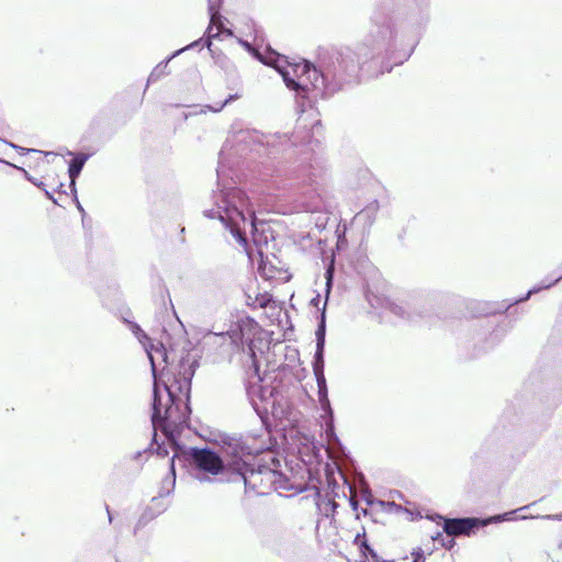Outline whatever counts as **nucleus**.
<instances>
[{
  "label": "nucleus",
  "instance_id": "obj_1",
  "mask_svg": "<svg viewBox=\"0 0 562 562\" xmlns=\"http://www.w3.org/2000/svg\"><path fill=\"white\" fill-rule=\"evenodd\" d=\"M131 329L143 344L144 349L151 364L154 376V402L151 423L155 432L161 430L166 441L157 447V454L167 457L168 448L173 451L170 462V471L175 475L173 459L177 457V438L184 427L188 426L191 413L189 406L191 381L195 371V361L182 358L178 364V371L172 373V379L164 381L162 387L157 380V366L168 364L166 348L159 344L155 346L147 344L149 338L144 334L137 324H132Z\"/></svg>",
  "mask_w": 562,
  "mask_h": 562
},
{
  "label": "nucleus",
  "instance_id": "obj_2",
  "mask_svg": "<svg viewBox=\"0 0 562 562\" xmlns=\"http://www.w3.org/2000/svg\"><path fill=\"white\" fill-rule=\"evenodd\" d=\"M272 446L268 431L260 435H247L234 439L227 445V467H234L231 481H243L246 492L266 495L272 491L276 470L258 465L255 468L256 456L269 450Z\"/></svg>",
  "mask_w": 562,
  "mask_h": 562
},
{
  "label": "nucleus",
  "instance_id": "obj_3",
  "mask_svg": "<svg viewBox=\"0 0 562 562\" xmlns=\"http://www.w3.org/2000/svg\"><path fill=\"white\" fill-rule=\"evenodd\" d=\"M214 199L216 209L204 211L205 216L218 218L240 245H247L248 233L258 244L255 211L246 193L241 189L229 188L221 190Z\"/></svg>",
  "mask_w": 562,
  "mask_h": 562
},
{
  "label": "nucleus",
  "instance_id": "obj_4",
  "mask_svg": "<svg viewBox=\"0 0 562 562\" xmlns=\"http://www.w3.org/2000/svg\"><path fill=\"white\" fill-rule=\"evenodd\" d=\"M266 65L272 66L282 76L286 87L296 92L312 94L313 98L331 94L336 88L326 81L324 74L303 60L291 64L285 56L268 49L265 56L257 54ZM305 98V95H303ZM308 98V95H306Z\"/></svg>",
  "mask_w": 562,
  "mask_h": 562
},
{
  "label": "nucleus",
  "instance_id": "obj_5",
  "mask_svg": "<svg viewBox=\"0 0 562 562\" xmlns=\"http://www.w3.org/2000/svg\"><path fill=\"white\" fill-rule=\"evenodd\" d=\"M193 460L199 469L213 475H225L227 481L234 476V467H227V450L223 459L207 449L194 450Z\"/></svg>",
  "mask_w": 562,
  "mask_h": 562
},
{
  "label": "nucleus",
  "instance_id": "obj_6",
  "mask_svg": "<svg viewBox=\"0 0 562 562\" xmlns=\"http://www.w3.org/2000/svg\"><path fill=\"white\" fill-rule=\"evenodd\" d=\"M222 1L223 0H207V7H209V13H210V25L206 30L207 40L205 42L207 47L211 46V38L217 37L221 33L222 16L220 14V9L222 5Z\"/></svg>",
  "mask_w": 562,
  "mask_h": 562
},
{
  "label": "nucleus",
  "instance_id": "obj_7",
  "mask_svg": "<svg viewBox=\"0 0 562 562\" xmlns=\"http://www.w3.org/2000/svg\"><path fill=\"white\" fill-rule=\"evenodd\" d=\"M474 518H456L446 519L443 530L448 536L469 535L470 531L476 526Z\"/></svg>",
  "mask_w": 562,
  "mask_h": 562
},
{
  "label": "nucleus",
  "instance_id": "obj_8",
  "mask_svg": "<svg viewBox=\"0 0 562 562\" xmlns=\"http://www.w3.org/2000/svg\"><path fill=\"white\" fill-rule=\"evenodd\" d=\"M88 158V155L79 154L69 164L68 173L70 178V188L72 191H76V178L81 172Z\"/></svg>",
  "mask_w": 562,
  "mask_h": 562
},
{
  "label": "nucleus",
  "instance_id": "obj_9",
  "mask_svg": "<svg viewBox=\"0 0 562 562\" xmlns=\"http://www.w3.org/2000/svg\"><path fill=\"white\" fill-rule=\"evenodd\" d=\"M200 43V41H196L190 45H188L187 47L184 48H181L179 50H177L175 54H172L169 58H167L166 60L161 61L160 64H158L155 69L151 71L149 78H148V81H155L157 80L160 76H162L165 74V70L166 68L168 67V64L169 61L171 60V58H173L175 56H177L178 54L182 53L183 50L186 49H189L193 46H198Z\"/></svg>",
  "mask_w": 562,
  "mask_h": 562
},
{
  "label": "nucleus",
  "instance_id": "obj_10",
  "mask_svg": "<svg viewBox=\"0 0 562 562\" xmlns=\"http://www.w3.org/2000/svg\"><path fill=\"white\" fill-rule=\"evenodd\" d=\"M272 481H276L273 482L272 490L278 491L280 494L282 492L293 491L295 493L299 491L290 483L289 479L279 471H276V477H273Z\"/></svg>",
  "mask_w": 562,
  "mask_h": 562
},
{
  "label": "nucleus",
  "instance_id": "obj_11",
  "mask_svg": "<svg viewBox=\"0 0 562 562\" xmlns=\"http://www.w3.org/2000/svg\"><path fill=\"white\" fill-rule=\"evenodd\" d=\"M271 295L267 292L265 293H257L255 296H252L251 294L247 293V300H246V303L248 306L252 307V308H265L268 306V304L270 303L271 301Z\"/></svg>",
  "mask_w": 562,
  "mask_h": 562
},
{
  "label": "nucleus",
  "instance_id": "obj_12",
  "mask_svg": "<svg viewBox=\"0 0 562 562\" xmlns=\"http://www.w3.org/2000/svg\"><path fill=\"white\" fill-rule=\"evenodd\" d=\"M378 210L379 203L378 201L374 200L373 202L369 203L364 209H362L359 213H357L355 220L359 222L364 221L371 224Z\"/></svg>",
  "mask_w": 562,
  "mask_h": 562
},
{
  "label": "nucleus",
  "instance_id": "obj_13",
  "mask_svg": "<svg viewBox=\"0 0 562 562\" xmlns=\"http://www.w3.org/2000/svg\"><path fill=\"white\" fill-rule=\"evenodd\" d=\"M318 402L321 404L322 409L328 415L329 417V424H327L328 427H331L333 423V409L330 407L329 398H328V390L327 385H323L318 387Z\"/></svg>",
  "mask_w": 562,
  "mask_h": 562
},
{
  "label": "nucleus",
  "instance_id": "obj_14",
  "mask_svg": "<svg viewBox=\"0 0 562 562\" xmlns=\"http://www.w3.org/2000/svg\"><path fill=\"white\" fill-rule=\"evenodd\" d=\"M237 338H238L237 331L228 330L226 334L222 333V334L210 335L207 337L206 341L209 344L211 341L216 342L217 340H221L222 342L227 341V346L232 347V346H237Z\"/></svg>",
  "mask_w": 562,
  "mask_h": 562
},
{
  "label": "nucleus",
  "instance_id": "obj_15",
  "mask_svg": "<svg viewBox=\"0 0 562 562\" xmlns=\"http://www.w3.org/2000/svg\"><path fill=\"white\" fill-rule=\"evenodd\" d=\"M355 542L362 549L364 555H367L368 553L371 557L375 555L373 550L369 547L364 533L363 535H357L356 539H355Z\"/></svg>",
  "mask_w": 562,
  "mask_h": 562
},
{
  "label": "nucleus",
  "instance_id": "obj_16",
  "mask_svg": "<svg viewBox=\"0 0 562 562\" xmlns=\"http://www.w3.org/2000/svg\"><path fill=\"white\" fill-rule=\"evenodd\" d=\"M316 338H317V345L321 348H324V345H325V315H324V313L322 314V321L316 330Z\"/></svg>",
  "mask_w": 562,
  "mask_h": 562
},
{
  "label": "nucleus",
  "instance_id": "obj_17",
  "mask_svg": "<svg viewBox=\"0 0 562 562\" xmlns=\"http://www.w3.org/2000/svg\"><path fill=\"white\" fill-rule=\"evenodd\" d=\"M247 392H248V396L252 403V406L257 409V403H256L255 396L258 395L259 398L263 400V395L261 394V391H260V385H251Z\"/></svg>",
  "mask_w": 562,
  "mask_h": 562
},
{
  "label": "nucleus",
  "instance_id": "obj_18",
  "mask_svg": "<svg viewBox=\"0 0 562 562\" xmlns=\"http://www.w3.org/2000/svg\"><path fill=\"white\" fill-rule=\"evenodd\" d=\"M314 374H315V378H316V382H317V386H323V385H326V380H325V375H324V368H322V366H314Z\"/></svg>",
  "mask_w": 562,
  "mask_h": 562
},
{
  "label": "nucleus",
  "instance_id": "obj_19",
  "mask_svg": "<svg viewBox=\"0 0 562 562\" xmlns=\"http://www.w3.org/2000/svg\"><path fill=\"white\" fill-rule=\"evenodd\" d=\"M323 352H324V348H321L316 344V352H315V360H314L313 367L317 364V366H322V368H324Z\"/></svg>",
  "mask_w": 562,
  "mask_h": 562
},
{
  "label": "nucleus",
  "instance_id": "obj_20",
  "mask_svg": "<svg viewBox=\"0 0 562 562\" xmlns=\"http://www.w3.org/2000/svg\"><path fill=\"white\" fill-rule=\"evenodd\" d=\"M235 97L234 95H229L224 102H222L221 104H218L217 106H211V105H207L206 109L209 111H212V112H220L229 101H232Z\"/></svg>",
  "mask_w": 562,
  "mask_h": 562
},
{
  "label": "nucleus",
  "instance_id": "obj_21",
  "mask_svg": "<svg viewBox=\"0 0 562 562\" xmlns=\"http://www.w3.org/2000/svg\"><path fill=\"white\" fill-rule=\"evenodd\" d=\"M551 285H553V283H547V284L541 285L540 288H533V289L529 290L527 295L525 297H522L520 301L527 300L532 293H536L541 289H548Z\"/></svg>",
  "mask_w": 562,
  "mask_h": 562
},
{
  "label": "nucleus",
  "instance_id": "obj_22",
  "mask_svg": "<svg viewBox=\"0 0 562 562\" xmlns=\"http://www.w3.org/2000/svg\"><path fill=\"white\" fill-rule=\"evenodd\" d=\"M376 504H379L381 507H385V506H387V507H392V506H394V505H395L394 503H390V502H389V503H385V502H383V501H376Z\"/></svg>",
  "mask_w": 562,
  "mask_h": 562
},
{
  "label": "nucleus",
  "instance_id": "obj_23",
  "mask_svg": "<svg viewBox=\"0 0 562 562\" xmlns=\"http://www.w3.org/2000/svg\"><path fill=\"white\" fill-rule=\"evenodd\" d=\"M543 518L561 520L562 519V515H548V516H544Z\"/></svg>",
  "mask_w": 562,
  "mask_h": 562
},
{
  "label": "nucleus",
  "instance_id": "obj_24",
  "mask_svg": "<svg viewBox=\"0 0 562 562\" xmlns=\"http://www.w3.org/2000/svg\"><path fill=\"white\" fill-rule=\"evenodd\" d=\"M11 146H12L13 148H15L16 150H19V153H21V154H24V153L26 151V149H25V148H23V147H20V146L13 145V144H11Z\"/></svg>",
  "mask_w": 562,
  "mask_h": 562
},
{
  "label": "nucleus",
  "instance_id": "obj_25",
  "mask_svg": "<svg viewBox=\"0 0 562 562\" xmlns=\"http://www.w3.org/2000/svg\"><path fill=\"white\" fill-rule=\"evenodd\" d=\"M27 179H29L32 183H34L35 186H37V187H42V186H43V182H37V180H34V179H32L31 177H27Z\"/></svg>",
  "mask_w": 562,
  "mask_h": 562
},
{
  "label": "nucleus",
  "instance_id": "obj_26",
  "mask_svg": "<svg viewBox=\"0 0 562 562\" xmlns=\"http://www.w3.org/2000/svg\"><path fill=\"white\" fill-rule=\"evenodd\" d=\"M327 274H328V277H327V285L329 286L330 281H331V271H330V270H328V271H327Z\"/></svg>",
  "mask_w": 562,
  "mask_h": 562
},
{
  "label": "nucleus",
  "instance_id": "obj_27",
  "mask_svg": "<svg viewBox=\"0 0 562 562\" xmlns=\"http://www.w3.org/2000/svg\"><path fill=\"white\" fill-rule=\"evenodd\" d=\"M45 194L48 199L53 200L55 202V199L53 198V195L47 191L45 190Z\"/></svg>",
  "mask_w": 562,
  "mask_h": 562
},
{
  "label": "nucleus",
  "instance_id": "obj_28",
  "mask_svg": "<svg viewBox=\"0 0 562 562\" xmlns=\"http://www.w3.org/2000/svg\"><path fill=\"white\" fill-rule=\"evenodd\" d=\"M77 207L82 214L85 213V210L79 202H77Z\"/></svg>",
  "mask_w": 562,
  "mask_h": 562
},
{
  "label": "nucleus",
  "instance_id": "obj_29",
  "mask_svg": "<svg viewBox=\"0 0 562 562\" xmlns=\"http://www.w3.org/2000/svg\"><path fill=\"white\" fill-rule=\"evenodd\" d=\"M310 181H311V176L310 175L302 180V182H304V183H307Z\"/></svg>",
  "mask_w": 562,
  "mask_h": 562
},
{
  "label": "nucleus",
  "instance_id": "obj_30",
  "mask_svg": "<svg viewBox=\"0 0 562 562\" xmlns=\"http://www.w3.org/2000/svg\"><path fill=\"white\" fill-rule=\"evenodd\" d=\"M167 374H168V373H165V367H164V368H162V372H161V375H160V378H159V379H162V378H165V376H166Z\"/></svg>",
  "mask_w": 562,
  "mask_h": 562
},
{
  "label": "nucleus",
  "instance_id": "obj_31",
  "mask_svg": "<svg viewBox=\"0 0 562 562\" xmlns=\"http://www.w3.org/2000/svg\"><path fill=\"white\" fill-rule=\"evenodd\" d=\"M560 279H562V276L557 278L552 283L554 284L555 282H558Z\"/></svg>",
  "mask_w": 562,
  "mask_h": 562
},
{
  "label": "nucleus",
  "instance_id": "obj_32",
  "mask_svg": "<svg viewBox=\"0 0 562 562\" xmlns=\"http://www.w3.org/2000/svg\"><path fill=\"white\" fill-rule=\"evenodd\" d=\"M452 544H453V540H452V539H450V540H449V547H451Z\"/></svg>",
  "mask_w": 562,
  "mask_h": 562
},
{
  "label": "nucleus",
  "instance_id": "obj_33",
  "mask_svg": "<svg viewBox=\"0 0 562 562\" xmlns=\"http://www.w3.org/2000/svg\"><path fill=\"white\" fill-rule=\"evenodd\" d=\"M108 514H109V520L111 521L112 520V516H111L109 510H108Z\"/></svg>",
  "mask_w": 562,
  "mask_h": 562
}]
</instances>
